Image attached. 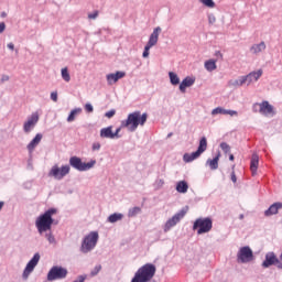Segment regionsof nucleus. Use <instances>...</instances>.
Segmentation results:
<instances>
[{
	"instance_id": "obj_1",
	"label": "nucleus",
	"mask_w": 282,
	"mask_h": 282,
	"mask_svg": "<svg viewBox=\"0 0 282 282\" xmlns=\"http://www.w3.org/2000/svg\"><path fill=\"white\" fill-rule=\"evenodd\" d=\"M149 115L147 112L142 113L140 111H134L128 115L126 120L121 121V127L128 129L131 133L138 129V127H144Z\"/></svg>"
},
{
	"instance_id": "obj_2",
	"label": "nucleus",
	"mask_w": 282,
	"mask_h": 282,
	"mask_svg": "<svg viewBox=\"0 0 282 282\" xmlns=\"http://www.w3.org/2000/svg\"><path fill=\"white\" fill-rule=\"evenodd\" d=\"M56 213H58L56 208H50L36 218L35 226L40 235H43V232H47V230H52V225L54 224V218L52 217H54Z\"/></svg>"
},
{
	"instance_id": "obj_3",
	"label": "nucleus",
	"mask_w": 282,
	"mask_h": 282,
	"mask_svg": "<svg viewBox=\"0 0 282 282\" xmlns=\"http://www.w3.org/2000/svg\"><path fill=\"white\" fill-rule=\"evenodd\" d=\"M158 268L153 263H145L134 273L131 282H150L155 276Z\"/></svg>"
},
{
	"instance_id": "obj_4",
	"label": "nucleus",
	"mask_w": 282,
	"mask_h": 282,
	"mask_svg": "<svg viewBox=\"0 0 282 282\" xmlns=\"http://www.w3.org/2000/svg\"><path fill=\"white\" fill-rule=\"evenodd\" d=\"M193 230H197V235H206L213 230V219L212 218H197L194 221Z\"/></svg>"
},
{
	"instance_id": "obj_5",
	"label": "nucleus",
	"mask_w": 282,
	"mask_h": 282,
	"mask_svg": "<svg viewBox=\"0 0 282 282\" xmlns=\"http://www.w3.org/2000/svg\"><path fill=\"white\" fill-rule=\"evenodd\" d=\"M206 149H208V141L206 140V137H203L199 140V145L196 152L193 153H185L183 155V160L186 163H191L194 162V160H197V158H199V155H202V153H204L206 151Z\"/></svg>"
},
{
	"instance_id": "obj_6",
	"label": "nucleus",
	"mask_w": 282,
	"mask_h": 282,
	"mask_svg": "<svg viewBox=\"0 0 282 282\" xmlns=\"http://www.w3.org/2000/svg\"><path fill=\"white\" fill-rule=\"evenodd\" d=\"M98 232L91 231L87 235L82 242V252H91L96 248V243H98Z\"/></svg>"
},
{
	"instance_id": "obj_7",
	"label": "nucleus",
	"mask_w": 282,
	"mask_h": 282,
	"mask_svg": "<svg viewBox=\"0 0 282 282\" xmlns=\"http://www.w3.org/2000/svg\"><path fill=\"white\" fill-rule=\"evenodd\" d=\"M186 213H188V207L181 209L172 218H170L164 225V232H169L171 228H174V226H177V224L182 221V218L186 217Z\"/></svg>"
},
{
	"instance_id": "obj_8",
	"label": "nucleus",
	"mask_w": 282,
	"mask_h": 282,
	"mask_svg": "<svg viewBox=\"0 0 282 282\" xmlns=\"http://www.w3.org/2000/svg\"><path fill=\"white\" fill-rule=\"evenodd\" d=\"M69 164L73 166V169H76V171H89V169H94L96 165V161H90L88 163H84L83 160L78 156H73L69 159Z\"/></svg>"
},
{
	"instance_id": "obj_9",
	"label": "nucleus",
	"mask_w": 282,
	"mask_h": 282,
	"mask_svg": "<svg viewBox=\"0 0 282 282\" xmlns=\"http://www.w3.org/2000/svg\"><path fill=\"white\" fill-rule=\"evenodd\" d=\"M253 111L254 113H261V116H274V107L269 101L254 104Z\"/></svg>"
},
{
	"instance_id": "obj_10",
	"label": "nucleus",
	"mask_w": 282,
	"mask_h": 282,
	"mask_svg": "<svg viewBox=\"0 0 282 282\" xmlns=\"http://www.w3.org/2000/svg\"><path fill=\"white\" fill-rule=\"evenodd\" d=\"M69 165H63L62 167H58V165H54L48 172V177H54L55 180H63L65 175H69Z\"/></svg>"
},
{
	"instance_id": "obj_11",
	"label": "nucleus",
	"mask_w": 282,
	"mask_h": 282,
	"mask_svg": "<svg viewBox=\"0 0 282 282\" xmlns=\"http://www.w3.org/2000/svg\"><path fill=\"white\" fill-rule=\"evenodd\" d=\"M67 276V269L63 267H53L47 273V281H58Z\"/></svg>"
},
{
	"instance_id": "obj_12",
	"label": "nucleus",
	"mask_w": 282,
	"mask_h": 282,
	"mask_svg": "<svg viewBox=\"0 0 282 282\" xmlns=\"http://www.w3.org/2000/svg\"><path fill=\"white\" fill-rule=\"evenodd\" d=\"M237 258L238 263H250V261L254 259V254L252 253V249H250V247H242L239 249Z\"/></svg>"
},
{
	"instance_id": "obj_13",
	"label": "nucleus",
	"mask_w": 282,
	"mask_h": 282,
	"mask_svg": "<svg viewBox=\"0 0 282 282\" xmlns=\"http://www.w3.org/2000/svg\"><path fill=\"white\" fill-rule=\"evenodd\" d=\"M39 261H41V254L35 253L23 271V279H28V276L34 272V268L39 265Z\"/></svg>"
},
{
	"instance_id": "obj_14",
	"label": "nucleus",
	"mask_w": 282,
	"mask_h": 282,
	"mask_svg": "<svg viewBox=\"0 0 282 282\" xmlns=\"http://www.w3.org/2000/svg\"><path fill=\"white\" fill-rule=\"evenodd\" d=\"M37 122H39V112H34L24 122V126H23L24 133H30V131H32V129L36 127Z\"/></svg>"
},
{
	"instance_id": "obj_15",
	"label": "nucleus",
	"mask_w": 282,
	"mask_h": 282,
	"mask_svg": "<svg viewBox=\"0 0 282 282\" xmlns=\"http://www.w3.org/2000/svg\"><path fill=\"white\" fill-rule=\"evenodd\" d=\"M127 76V73L124 72H117L111 73L106 76L108 85H113L120 80V78H124Z\"/></svg>"
},
{
	"instance_id": "obj_16",
	"label": "nucleus",
	"mask_w": 282,
	"mask_h": 282,
	"mask_svg": "<svg viewBox=\"0 0 282 282\" xmlns=\"http://www.w3.org/2000/svg\"><path fill=\"white\" fill-rule=\"evenodd\" d=\"M160 32H162V28L158 26L153 30L152 34L150 35L148 47H154V45H158V41L160 39Z\"/></svg>"
},
{
	"instance_id": "obj_17",
	"label": "nucleus",
	"mask_w": 282,
	"mask_h": 282,
	"mask_svg": "<svg viewBox=\"0 0 282 282\" xmlns=\"http://www.w3.org/2000/svg\"><path fill=\"white\" fill-rule=\"evenodd\" d=\"M41 140H43V134L37 133L34 139L26 145L29 153H32L39 144H41Z\"/></svg>"
},
{
	"instance_id": "obj_18",
	"label": "nucleus",
	"mask_w": 282,
	"mask_h": 282,
	"mask_svg": "<svg viewBox=\"0 0 282 282\" xmlns=\"http://www.w3.org/2000/svg\"><path fill=\"white\" fill-rule=\"evenodd\" d=\"M193 85H195V78L185 77L180 84V91H182V94H186V87H193Z\"/></svg>"
},
{
	"instance_id": "obj_19",
	"label": "nucleus",
	"mask_w": 282,
	"mask_h": 282,
	"mask_svg": "<svg viewBox=\"0 0 282 282\" xmlns=\"http://www.w3.org/2000/svg\"><path fill=\"white\" fill-rule=\"evenodd\" d=\"M263 76V69H259L258 72H251L247 76H245V79L247 80V85H250L253 80H259V77Z\"/></svg>"
},
{
	"instance_id": "obj_20",
	"label": "nucleus",
	"mask_w": 282,
	"mask_h": 282,
	"mask_svg": "<svg viewBox=\"0 0 282 282\" xmlns=\"http://www.w3.org/2000/svg\"><path fill=\"white\" fill-rule=\"evenodd\" d=\"M223 115V116H238V112L236 110H226L221 107H217L212 111V116H217V115Z\"/></svg>"
},
{
	"instance_id": "obj_21",
	"label": "nucleus",
	"mask_w": 282,
	"mask_h": 282,
	"mask_svg": "<svg viewBox=\"0 0 282 282\" xmlns=\"http://www.w3.org/2000/svg\"><path fill=\"white\" fill-rule=\"evenodd\" d=\"M281 208L282 203H274L264 212V215L265 217H272V215H276Z\"/></svg>"
},
{
	"instance_id": "obj_22",
	"label": "nucleus",
	"mask_w": 282,
	"mask_h": 282,
	"mask_svg": "<svg viewBox=\"0 0 282 282\" xmlns=\"http://www.w3.org/2000/svg\"><path fill=\"white\" fill-rule=\"evenodd\" d=\"M258 169H259V155L252 154L251 162H250V171L252 176L257 175Z\"/></svg>"
},
{
	"instance_id": "obj_23",
	"label": "nucleus",
	"mask_w": 282,
	"mask_h": 282,
	"mask_svg": "<svg viewBox=\"0 0 282 282\" xmlns=\"http://www.w3.org/2000/svg\"><path fill=\"white\" fill-rule=\"evenodd\" d=\"M100 138H107L109 140H113L115 139V134H113V127H107L100 130Z\"/></svg>"
},
{
	"instance_id": "obj_24",
	"label": "nucleus",
	"mask_w": 282,
	"mask_h": 282,
	"mask_svg": "<svg viewBox=\"0 0 282 282\" xmlns=\"http://www.w3.org/2000/svg\"><path fill=\"white\" fill-rule=\"evenodd\" d=\"M219 158H221V154L218 153L216 158L207 160V164L212 171L219 169Z\"/></svg>"
},
{
	"instance_id": "obj_25",
	"label": "nucleus",
	"mask_w": 282,
	"mask_h": 282,
	"mask_svg": "<svg viewBox=\"0 0 282 282\" xmlns=\"http://www.w3.org/2000/svg\"><path fill=\"white\" fill-rule=\"evenodd\" d=\"M274 263H276V256H274V253H268L262 265L264 268H270V265H274Z\"/></svg>"
},
{
	"instance_id": "obj_26",
	"label": "nucleus",
	"mask_w": 282,
	"mask_h": 282,
	"mask_svg": "<svg viewBox=\"0 0 282 282\" xmlns=\"http://www.w3.org/2000/svg\"><path fill=\"white\" fill-rule=\"evenodd\" d=\"M246 76L240 77L239 79H235V80H230L228 83L229 87H241V85H246V83H248L247 80H245Z\"/></svg>"
},
{
	"instance_id": "obj_27",
	"label": "nucleus",
	"mask_w": 282,
	"mask_h": 282,
	"mask_svg": "<svg viewBox=\"0 0 282 282\" xmlns=\"http://www.w3.org/2000/svg\"><path fill=\"white\" fill-rule=\"evenodd\" d=\"M177 193H188V183L186 181H181L176 185Z\"/></svg>"
},
{
	"instance_id": "obj_28",
	"label": "nucleus",
	"mask_w": 282,
	"mask_h": 282,
	"mask_svg": "<svg viewBox=\"0 0 282 282\" xmlns=\"http://www.w3.org/2000/svg\"><path fill=\"white\" fill-rule=\"evenodd\" d=\"M205 69H207V72H215V69H217V61L208 59L205 62Z\"/></svg>"
},
{
	"instance_id": "obj_29",
	"label": "nucleus",
	"mask_w": 282,
	"mask_h": 282,
	"mask_svg": "<svg viewBox=\"0 0 282 282\" xmlns=\"http://www.w3.org/2000/svg\"><path fill=\"white\" fill-rule=\"evenodd\" d=\"M265 50V42H261L260 44H254L251 46V52L253 54H259Z\"/></svg>"
},
{
	"instance_id": "obj_30",
	"label": "nucleus",
	"mask_w": 282,
	"mask_h": 282,
	"mask_svg": "<svg viewBox=\"0 0 282 282\" xmlns=\"http://www.w3.org/2000/svg\"><path fill=\"white\" fill-rule=\"evenodd\" d=\"M122 217H124V215L115 213L108 217V221L109 224H116V221H121Z\"/></svg>"
},
{
	"instance_id": "obj_31",
	"label": "nucleus",
	"mask_w": 282,
	"mask_h": 282,
	"mask_svg": "<svg viewBox=\"0 0 282 282\" xmlns=\"http://www.w3.org/2000/svg\"><path fill=\"white\" fill-rule=\"evenodd\" d=\"M82 111H83V109H80V108H76V109L72 110L67 118V122H74L76 120V116H78V113H80Z\"/></svg>"
},
{
	"instance_id": "obj_32",
	"label": "nucleus",
	"mask_w": 282,
	"mask_h": 282,
	"mask_svg": "<svg viewBox=\"0 0 282 282\" xmlns=\"http://www.w3.org/2000/svg\"><path fill=\"white\" fill-rule=\"evenodd\" d=\"M169 76H170V83L172 85H180V77L177 76V74L170 72Z\"/></svg>"
},
{
	"instance_id": "obj_33",
	"label": "nucleus",
	"mask_w": 282,
	"mask_h": 282,
	"mask_svg": "<svg viewBox=\"0 0 282 282\" xmlns=\"http://www.w3.org/2000/svg\"><path fill=\"white\" fill-rule=\"evenodd\" d=\"M142 213V208L140 207H132L128 212V217H135V215H140Z\"/></svg>"
},
{
	"instance_id": "obj_34",
	"label": "nucleus",
	"mask_w": 282,
	"mask_h": 282,
	"mask_svg": "<svg viewBox=\"0 0 282 282\" xmlns=\"http://www.w3.org/2000/svg\"><path fill=\"white\" fill-rule=\"evenodd\" d=\"M62 78L65 80V83H69L72 80V77L69 76V70H67V67L62 68Z\"/></svg>"
},
{
	"instance_id": "obj_35",
	"label": "nucleus",
	"mask_w": 282,
	"mask_h": 282,
	"mask_svg": "<svg viewBox=\"0 0 282 282\" xmlns=\"http://www.w3.org/2000/svg\"><path fill=\"white\" fill-rule=\"evenodd\" d=\"M203 6H206V8H215V2L213 0H200Z\"/></svg>"
},
{
	"instance_id": "obj_36",
	"label": "nucleus",
	"mask_w": 282,
	"mask_h": 282,
	"mask_svg": "<svg viewBox=\"0 0 282 282\" xmlns=\"http://www.w3.org/2000/svg\"><path fill=\"white\" fill-rule=\"evenodd\" d=\"M220 149H223L225 153H230V145L226 142L220 143Z\"/></svg>"
},
{
	"instance_id": "obj_37",
	"label": "nucleus",
	"mask_w": 282,
	"mask_h": 282,
	"mask_svg": "<svg viewBox=\"0 0 282 282\" xmlns=\"http://www.w3.org/2000/svg\"><path fill=\"white\" fill-rule=\"evenodd\" d=\"M102 270V265L98 264L94 268V270L90 272L91 276H96V274H98V272H100Z\"/></svg>"
},
{
	"instance_id": "obj_38",
	"label": "nucleus",
	"mask_w": 282,
	"mask_h": 282,
	"mask_svg": "<svg viewBox=\"0 0 282 282\" xmlns=\"http://www.w3.org/2000/svg\"><path fill=\"white\" fill-rule=\"evenodd\" d=\"M51 99L53 100V102H58V93H51Z\"/></svg>"
},
{
	"instance_id": "obj_39",
	"label": "nucleus",
	"mask_w": 282,
	"mask_h": 282,
	"mask_svg": "<svg viewBox=\"0 0 282 282\" xmlns=\"http://www.w3.org/2000/svg\"><path fill=\"white\" fill-rule=\"evenodd\" d=\"M151 50V46L145 45L143 51V58H149V51Z\"/></svg>"
},
{
	"instance_id": "obj_40",
	"label": "nucleus",
	"mask_w": 282,
	"mask_h": 282,
	"mask_svg": "<svg viewBox=\"0 0 282 282\" xmlns=\"http://www.w3.org/2000/svg\"><path fill=\"white\" fill-rule=\"evenodd\" d=\"M46 239H47V241H50L51 243H56V239L53 237L52 234H46Z\"/></svg>"
},
{
	"instance_id": "obj_41",
	"label": "nucleus",
	"mask_w": 282,
	"mask_h": 282,
	"mask_svg": "<svg viewBox=\"0 0 282 282\" xmlns=\"http://www.w3.org/2000/svg\"><path fill=\"white\" fill-rule=\"evenodd\" d=\"M85 109L88 113H91L94 111V106H91V104H86Z\"/></svg>"
},
{
	"instance_id": "obj_42",
	"label": "nucleus",
	"mask_w": 282,
	"mask_h": 282,
	"mask_svg": "<svg viewBox=\"0 0 282 282\" xmlns=\"http://www.w3.org/2000/svg\"><path fill=\"white\" fill-rule=\"evenodd\" d=\"M105 116L106 118H113L116 116V110H109Z\"/></svg>"
},
{
	"instance_id": "obj_43",
	"label": "nucleus",
	"mask_w": 282,
	"mask_h": 282,
	"mask_svg": "<svg viewBox=\"0 0 282 282\" xmlns=\"http://www.w3.org/2000/svg\"><path fill=\"white\" fill-rule=\"evenodd\" d=\"M122 126H120L119 128H117V130L115 132H112V134L115 135V138H120L119 133L120 131H122Z\"/></svg>"
},
{
	"instance_id": "obj_44",
	"label": "nucleus",
	"mask_w": 282,
	"mask_h": 282,
	"mask_svg": "<svg viewBox=\"0 0 282 282\" xmlns=\"http://www.w3.org/2000/svg\"><path fill=\"white\" fill-rule=\"evenodd\" d=\"M88 19H98V11H94V13H89Z\"/></svg>"
},
{
	"instance_id": "obj_45",
	"label": "nucleus",
	"mask_w": 282,
	"mask_h": 282,
	"mask_svg": "<svg viewBox=\"0 0 282 282\" xmlns=\"http://www.w3.org/2000/svg\"><path fill=\"white\" fill-rule=\"evenodd\" d=\"M93 151H100V143L96 142L93 144Z\"/></svg>"
},
{
	"instance_id": "obj_46",
	"label": "nucleus",
	"mask_w": 282,
	"mask_h": 282,
	"mask_svg": "<svg viewBox=\"0 0 282 282\" xmlns=\"http://www.w3.org/2000/svg\"><path fill=\"white\" fill-rule=\"evenodd\" d=\"M6 32V22L0 23V34H3Z\"/></svg>"
},
{
	"instance_id": "obj_47",
	"label": "nucleus",
	"mask_w": 282,
	"mask_h": 282,
	"mask_svg": "<svg viewBox=\"0 0 282 282\" xmlns=\"http://www.w3.org/2000/svg\"><path fill=\"white\" fill-rule=\"evenodd\" d=\"M208 21H209L210 24H213L217 21V18H215V15H209Z\"/></svg>"
},
{
	"instance_id": "obj_48",
	"label": "nucleus",
	"mask_w": 282,
	"mask_h": 282,
	"mask_svg": "<svg viewBox=\"0 0 282 282\" xmlns=\"http://www.w3.org/2000/svg\"><path fill=\"white\" fill-rule=\"evenodd\" d=\"M231 182H234V184H237V175L235 174V171L231 172Z\"/></svg>"
},
{
	"instance_id": "obj_49",
	"label": "nucleus",
	"mask_w": 282,
	"mask_h": 282,
	"mask_svg": "<svg viewBox=\"0 0 282 282\" xmlns=\"http://www.w3.org/2000/svg\"><path fill=\"white\" fill-rule=\"evenodd\" d=\"M8 48H9V50H14V44H13V43H9V44H8Z\"/></svg>"
},
{
	"instance_id": "obj_50",
	"label": "nucleus",
	"mask_w": 282,
	"mask_h": 282,
	"mask_svg": "<svg viewBox=\"0 0 282 282\" xmlns=\"http://www.w3.org/2000/svg\"><path fill=\"white\" fill-rule=\"evenodd\" d=\"M2 80H10V76L4 75V76L2 77Z\"/></svg>"
},
{
	"instance_id": "obj_51",
	"label": "nucleus",
	"mask_w": 282,
	"mask_h": 282,
	"mask_svg": "<svg viewBox=\"0 0 282 282\" xmlns=\"http://www.w3.org/2000/svg\"><path fill=\"white\" fill-rule=\"evenodd\" d=\"M229 160H230L231 162H235V155H234V154H230V155H229Z\"/></svg>"
},
{
	"instance_id": "obj_52",
	"label": "nucleus",
	"mask_w": 282,
	"mask_h": 282,
	"mask_svg": "<svg viewBox=\"0 0 282 282\" xmlns=\"http://www.w3.org/2000/svg\"><path fill=\"white\" fill-rule=\"evenodd\" d=\"M3 208V202H0V210Z\"/></svg>"
},
{
	"instance_id": "obj_53",
	"label": "nucleus",
	"mask_w": 282,
	"mask_h": 282,
	"mask_svg": "<svg viewBox=\"0 0 282 282\" xmlns=\"http://www.w3.org/2000/svg\"><path fill=\"white\" fill-rule=\"evenodd\" d=\"M240 219H243V215H240Z\"/></svg>"
},
{
	"instance_id": "obj_54",
	"label": "nucleus",
	"mask_w": 282,
	"mask_h": 282,
	"mask_svg": "<svg viewBox=\"0 0 282 282\" xmlns=\"http://www.w3.org/2000/svg\"><path fill=\"white\" fill-rule=\"evenodd\" d=\"M280 268H282V264L280 265Z\"/></svg>"
}]
</instances>
